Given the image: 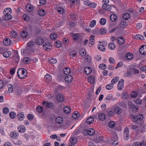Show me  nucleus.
Returning a JSON list of instances; mask_svg holds the SVG:
<instances>
[{
	"label": "nucleus",
	"mask_w": 146,
	"mask_h": 146,
	"mask_svg": "<svg viewBox=\"0 0 146 146\" xmlns=\"http://www.w3.org/2000/svg\"><path fill=\"white\" fill-rule=\"evenodd\" d=\"M17 74L19 77L21 79H23L27 76V71L23 68L19 69L17 72Z\"/></svg>",
	"instance_id": "f257e3e1"
},
{
	"label": "nucleus",
	"mask_w": 146,
	"mask_h": 146,
	"mask_svg": "<svg viewBox=\"0 0 146 146\" xmlns=\"http://www.w3.org/2000/svg\"><path fill=\"white\" fill-rule=\"evenodd\" d=\"M56 99L58 102H61L64 100V98L63 94L60 93L58 94L56 96Z\"/></svg>",
	"instance_id": "f03ea898"
},
{
	"label": "nucleus",
	"mask_w": 146,
	"mask_h": 146,
	"mask_svg": "<svg viewBox=\"0 0 146 146\" xmlns=\"http://www.w3.org/2000/svg\"><path fill=\"white\" fill-rule=\"evenodd\" d=\"M5 15L3 16V19L4 21H8L12 18V16L10 15V13H4Z\"/></svg>",
	"instance_id": "7ed1b4c3"
},
{
	"label": "nucleus",
	"mask_w": 146,
	"mask_h": 146,
	"mask_svg": "<svg viewBox=\"0 0 146 146\" xmlns=\"http://www.w3.org/2000/svg\"><path fill=\"white\" fill-rule=\"evenodd\" d=\"M124 80L123 79H121L118 82L117 88L119 90H121L123 87Z\"/></svg>",
	"instance_id": "20e7f679"
},
{
	"label": "nucleus",
	"mask_w": 146,
	"mask_h": 146,
	"mask_svg": "<svg viewBox=\"0 0 146 146\" xmlns=\"http://www.w3.org/2000/svg\"><path fill=\"white\" fill-rule=\"evenodd\" d=\"M129 129L127 127H125L124 129V137L125 140H127L129 138Z\"/></svg>",
	"instance_id": "39448f33"
},
{
	"label": "nucleus",
	"mask_w": 146,
	"mask_h": 146,
	"mask_svg": "<svg viewBox=\"0 0 146 146\" xmlns=\"http://www.w3.org/2000/svg\"><path fill=\"white\" fill-rule=\"evenodd\" d=\"M139 51L141 54H146V46H142L139 48Z\"/></svg>",
	"instance_id": "423d86ee"
},
{
	"label": "nucleus",
	"mask_w": 146,
	"mask_h": 146,
	"mask_svg": "<svg viewBox=\"0 0 146 146\" xmlns=\"http://www.w3.org/2000/svg\"><path fill=\"white\" fill-rule=\"evenodd\" d=\"M44 42V40L43 38L41 37H38L36 39V42L38 45H42Z\"/></svg>",
	"instance_id": "0eeeda50"
},
{
	"label": "nucleus",
	"mask_w": 146,
	"mask_h": 146,
	"mask_svg": "<svg viewBox=\"0 0 146 146\" xmlns=\"http://www.w3.org/2000/svg\"><path fill=\"white\" fill-rule=\"evenodd\" d=\"M84 131L87 132L88 134L90 136L94 135L95 133L94 130L92 128H90L88 130L85 129Z\"/></svg>",
	"instance_id": "6e6552de"
},
{
	"label": "nucleus",
	"mask_w": 146,
	"mask_h": 146,
	"mask_svg": "<svg viewBox=\"0 0 146 146\" xmlns=\"http://www.w3.org/2000/svg\"><path fill=\"white\" fill-rule=\"evenodd\" d=\"M17 116L18 119L19 121L23 120L25 117L24 113L21 112L19 113Z\"/></svg>",
	"instance_id": "1a4fd4ad"
},
{
	"label": "nucleus",
	"mask_w": 146,
	"mask_h": 146,
	"mask_svg": "<svg viewBox=\"0 0 146 146\" xmlns=\"http://www.w3.org/2000/svg\"><path fill=\"white\" fill-rule=\"evenodd\" d=\"M90 42L88 45L90 46H92L94 44V36H91L89 38Z\"/></svg>",
	"instance_id": "9d476101"
},
{
	"label": "nucleus",
	"mask_w": 146,
	"mask_h": 146,
	"mask_svg": "<svg viewBox=\"0 0 146 146\" xmlns=\"http://www.w3.org/2000/svg\"><path fill=\"white\" fill-rule=\"evenodd\" d=\"M10 39L9 38H6L4 39L3 41V44L5 46H9L11 43Z\"/></svg>",
	"instance_id": "9b49d317"
},
{
	"label": "nucleus",
	"mask_w": 146,
	"mask_h": 146,
	"mask_svg": "<svg viewBox=\"0 0 146 146\" xmlns=\"http://www.w3.org/2000/svg\"><path fill=\"white\" fill-rule=\"evenodd\" d=\"M73 79L72 76L70 75H68L65 76V81L68 83L72 81Z\"/></svg>",
	"instance_id": "f8f14e48"
},
{
	"label": "nucleus",
	"mask_w": 146,
	"mask_h": 146,
	"mask_svg": "<svg viewBox=\"0 0 146 146\" xmlns=\"http://www.w3.org/2000/svg\"><path fill=\"white\" fill-rule=\"evenodd\" d=\"M102 7L103 9L107 10H110L111 9V7L106 3L103 5Z\"/></svg>",
	"instance_id": "ddd939ff"
},
{
	"label": "nucleus",
	"mask_w": 146,
	"mask_h": 146,
	"mask_svg": "<svg viewBox=\"0 0 146 146\" xmlns=\"http://www.w3.org/2000/svg\"><path fill=\"white\" fill-rule=\"evenodd\" d=\"M84 72L86 74H90L92 72L91 69L90 67H86L84 69Z\"/></svg>",
	"instance_id": "4468645a"
},
{
	"label": "nucleus",
	"mask_w": 146,
	"mask_h": 146,
	"mask_svg": "<svg viewBox=\"0 0 146 146\" xmlns=\"http://www.w3.org/2000/svg\"><path fill=\"white\" fill-rule=\"evenodd\" d=\"M18 131L19 132L23 133L24 132L25 130V128L23 125H21L18 128Z\"/></svg>",
	"instance_id": "2eb2a0df"
},
{
	"label": "nucleus",
	"mask_w": 146,
	"mask_h": 146,
	"mask_svg": "<svg viewBox=\"0 0 146 146\" xmlns=\"http://www.w3.org/2000/svg\"><path fill=\"white\" fill-rule=\"evenodd\" d=\"M125 41L124 38L122 37H119L117 39V43L119 44H122Z\"/></svg>",
	"instance_id": "dca6fc26"
},
{
	"label": "nucleus",
	"mask_w": 146,
	"mask_h": 146,
	"mask_svg": "<svg viewBox=\"0 0 146 146\" xmlns=\"http://www.w3.org/2000/svg\"><path fill=\"white\" fill-rule=\"evenodd\" d=\"M14 91L15 92H17L18 90L19 91H21V87L19 86L17 84H14L13 86Z\"/></svg>",
	"instance_id": "f3484780"
},
{
	"label": "nucleus",
	"mask_w": 146,
	"mask_h": 146,
	"mask_svg": "<svg viewBox=\"0 0 146 146\" xmlns=\"http://www.w3.org/2000/svg\"><path fill=\"white\" fill-rule=\"evenodd\" d=\"M71 111V109L68 106H65L63 108V111L64 113H69Z\"/></svg>",
	"instance_id": "a211bd4d"
},
{
	"label": "nucleus",
	"mask_w": 146,
	"mask_h": 146,
	"mask_svg": "<svg viewBox=\"0 0 146 146\" xmlns=\"http://www.w3.org/2000/svg\"><path fill=\"white\" fill-rule=\"evenodd\" d=\"M94 118L93 117L90 116L87 118L86 120V123L88 124H91L93 122Z\"/></svg>",
	"instance_id": "6ab92c4d"
},
{
	"label": "nucleus",
	"mask_w": 146,
	"mask_h": 146,
	"mask_svg": "<svg viewBox=\"0 0 146 146\" xmlns=\"http://www.w3.org/2000/svg\"><path fill=\"white\" fill-rule=\"evenodd\" d=\"M123 19L127 20L130 19V15L128 13H125L123 15Z\"/></svg>",
	"instance_id": "aec40b11"
},
{
	"label": "nucleus",
	"mask_w": 146,
	"mask_h": 146,
	"mask_svg": "<svg viewBox=\"0 0 146 146\" xmlns=\"http://www.w3.org/2000/svg\"><path fill=\"white\" fill-rule=\"evenodd\" d=\"M11 55V51H8L5 52L3 54V56L6 58H7L9 57Z\"/></svg>",
	"instance_id": "412c9836"
},
{
	"label": "nucleus",
	"mask_w": 146,
	"mask_h": 146,
	"mask_svg": "<svg viewBox=\"0 0 146 146\" xmlns=\"http://www.w3.org/2000/svg\"><path fill=\"white\" fill-rule=\"evenodd\" d=\"M77 139L75 137H71L70 139V143L71 144H74L77 143Z\"/></svg>",
	"instance_id": "4be33fe9"
},
{
	"label": "nucleus",
	"mask_w": 146,
	"mask_h": 146,
	"mask_svg": "<svg viewBox=\"0 0 146 146\" xmlns=\"http://www.w3.org/2000/svg\"><path fill=\"white\" fill-rule=\"evenodd\" d=\"M10 136L13 139H16L17 138L18 135L17 133L15 131H14L11 132Z\"/></svg>",
	"instance_id": "5701e85b"
},
{
	"label": "nucleus",
	"mask_w": 146,
	"mask_h": 146,
	"mask_svg": "<svg viewBox=\"0 0 146 146\" xmlns=\"http://www.w3.org/2000/svg\"><path fill=\"white\" fill-rule=\"evenodd\" d=\"M64 74L66 75L69 74L71 72L70 68L68 67H66L64 68L63 70Z\"/></svg>",
	"instance_id": "b1692460"
},
{
	"label": "nucleus",
	"mask_w": 146,
	"mask_h": 146,
	"mask_svg": "<svg viewBox=\"0 0 146 146\" xmlns=\"http://www.w3.org/2000/svg\"><path fill=\"white\" fill-rule=\"evenodd\" d=\"M52 78L51 75L48 74H46L45 76L44 79L46 80V82H50Z\"/></svg>",
	"instance_id": "393cba45"
},
{
	"label": "nucleus",
	"mask_w": 146,
	"mask_h": 146,
	"mask_svg": "<svg viewBox=\"0 0 146 146\" xmlns=\"http://www.w3.org/2000/svg\"><path fill=\"white\" fill-rule=\"evenodd\" d=\"M119 79V77L118 76H116L114 77L111 80V83L113 85L117 83Z\"/></svg>",
	"instance_id": "a878e982"
},
{
	"label": "nucleus",
	"mask_w": 146,
	"mask_h": 146,
	"mask_svg": "<svg viewBox=\"0 0 146 146\" xmlns=\"http://www.w3.org/2000/svg\"><path fill=\"white\" fill-rule=\"evenodd\" d=\"M98 118L100 120L103 121L106 119V116L103 113H100L98 115Z\"/></svg>",
	"instance_id": "bb28decb"
},
{
	"label": "nucleus",
	"mask_w": 146,
	"mask_h": 146,
	"mask_svg": "<svg viewBox=\"0 0 146 146\" xmlns=\"http://www.w3.org/2000/svg\"><path fill=\"white\" fill-rule=\"evenodd\" d=\"M109 48L112 50H114L115 48V44L112 42L109 43L108 45Z\"/></svg>",
	"instance_id": "cd10ccee"
},
{
	"label": "nucleus",
	"mask_w": 146,
	"mask_h": 146,
	"mask_svg": "<svg viewBox=\"0 0 146 146\" xmlns=\"http://www.w3.org/2000/svg\"><path fill=\"white\" fill-rule=\"evenodd\" d=\"M56 122L59 124L62 123L63 122V119L59 116L56 117Z\"/></svg>",
	"instance_id": "c85d7f7f"
},
{
	"label": "nucleus",
	"mask_w": 146,
	"mask_h": 146,
	"mask_svg": "<svg viewBox=\"0 0 146 146\" xmlns=\"http://www.w3.org/2000/svg\"><path fill=\"white\" fill-rule=\"evenodd\" d=\"M26 8L27 10L29 12H31L33 10V7L32 5L30 4H28L26 6Z\"/></svg>",
	"instance_id": "c756f323"
},
{
	"label": "nucleus",
	"mask_w": 146,
	"mask_h": 146,
	"mask_svg": "<svg viewBox=\"0 0 146 146\" xmlns=\"http://www.w3.org/2000/svg\"><path fill=\"white\" fill-rule=\"evenodd\" d=\"M114 111L115 113L117 114H119L121 113L122 110L119 107H117L114 109Z\"/></svg>",
	"instance_id": "7c9ffc66"
},
{
	"label": "nucleus",
	"mask_w": 146,
	"mask_h": 146,
	"mask_svg": "<svg viewBox=\"0 0 146 146\" xmlns=\"http://www.w3.org/2000/svg\"><path fill=\"white\" fill-rule=\"evenodd\" d=\"M72 37L74 40H77L80 38V35L78 33H76L73 34L72 36Z\"/></svg>",
	"instance_id": "2f4dec72"
},
{
	"label": "nucleus",
	"mask_w": 146,
	"mask_h": 146,
	"mask_svg": "<svg viewBox=\"0 0 146 146\" xmlns=\"http://www.w3.org/2000/svg\"><path fill=\"white\" fill-rule=\"evenodd\" d=\"M50 37L51 39L55 40L57 37L56 34L55 33H52L50 34Z\"/></svg>",
	"instance_id": "473e14b6"
},
{
	"label": "nucleus",
	"mask_w": 146,
	"mask_h": 146,
	"mask_svg": "<svg viewBox=\"0 0 146 146\" xmlns=\"http://www.w3.org/2000/svg\"><path fill=\"white\" fill-rule=\"evenodd\" d=\"M27 35L28 34L27 32L25 31H22L20 33V35L23 38H25L26 37Z\"/></svg>",
	"instance_id": "72a5a7b5"
},
{
	"label": "nucleus",
	"mask_w": 146,
	"mask_h": 146,
	"mask_svg": "<svg viewBox=\"0 0 146 146\" xmlns=\"http://www.w3.org/2000/svg\"><path fill=\"white\" fill-rule=\"evenodd\" d=\"M10 35L13 38H15L17 36V33L14 31H11L10 33Z\"/></svg>",
	"instance_id": "f704fd0d"
},
{
	"label": "nucleus",
	"mask_w": 146,
	"mask_h": 146,
	"mask_svg": "<svg viewBox=\"0 0 146 146\" xmlns=\"http://www.w3.org/2000/svg\"><path fill=\"white\" fill-rule=\"evenodd\" d=\"M8 88L9 92L10 93L12 92L13 91H14V89L13 85L10 84H9L8 85Z\"/></svg>",
	"instance_id": "c9c22d12"
},
{
	"label": "nucleus",
	"mask_w": 146,
	"mask_h": 146,
	"mask_svg": "<svg viewBox=\"0 0 146 146\" xmlns=\"http://www.w3.org/2000/svg\"><path fill=\"white\" fill-rule=\"evenodd\" d=\"M98 47L99 50L102 51H104L105 50V48L104 46L102 44H98Z\"/></svg>",
	"instance_id": "e433bc0d"
},
{
	"label": "nucleus",
	"mask_w": 146,
	"mask_h": 146,
	"mask_svg": "<svg viewBox=\"0 0 146 146\" xmlns=\"http://www.w3.org/2000/svg\"><path fill=\"white\" fill-rule=\"evenodd\" d=\"M127 25L126 22L124 21H121L120 23V25L121 27L122 28H125Z\"/></svg>",
	"instance_id": "4c0bfd02"
},
{
	"label": "nucleus",
	"mask_w": 146,
	"mask_h": 146,
	"mask_svg": "<svg viewBox=\"0 0 146 146\" xmlns=\"http://www.w3.org/2000/svg\"><path fill=\"white\" fill-rule=\"evenodd\" d=\"M126 58L128 60L131 59L133 57V55L131 52H128L126 54Z\"/></svg>",
	"instance_id": "58836bf2"
},
{
	"label": "nucleus",
	"mask_w": 146,
	"mask_h": 146,
	"mask_svg": "<svg viewBox=\"0 0 146 146\" xmlns=\"http://www.w3.org/2000/svg\"><path fill=\"white\" fill-rule=\"evenodd\" d=\"M143 143H140L139 142H134L132 146H142L143 145Z\"/></svg>",
	"instance_id": "ea45409f"
},
{
	"label": "nucleus",
	"mask_w": 146,
	"mask_h": 146,
	"mask_svg": "<svg viewBox=\"0 0 146 146\" xmlns=\"http://www.w3.org/2000/svg\"><path fill=\"white\" fill-rule=\"evenodd\" d=\"M103 140V138L101 136H99L97 138V140L96 139H95V141L97 143H99L100 142H102Z\"/></svg>",
	"instance_id": "a19ab883"
},
{
	"label": "nucleus",
	"mask_w": 146,
	"mask_h": 146,
	"mask_svg": "<svg viewBox=\"0 0 146 146\" xmlns=\"http://www.w3.org/2000/svg\"><path fill=\"white\" fill-rule=\"evenodd\" d=\"M57 11L59 14H62L64 13V10L62 7H60L58 8Z\"/></svg>",
	"instance_id": "79ce46f5"
},
{
	"label": "nucleus",
	"mask_w": 146,
	"mask_h": 146,
	"mask_svg": "<svg viewBox=\"0 0 146 146\" xmlns=\"http://www.w3.org/2000/svg\"><path fill=\"white\" fill-rule=\"evenodd\" d=\"M79 114L77 112H74L72 114V117L75 119H76L79 117Z\"/></svg>",
	"instance_id": "37998d69"
},
{
	"label": "nucleus",
	"mask_w": 146,
	"mask_h": 146,
	"mask_svg": "<svg viewBox=\"0 0 146 146\" xmlns=\"http://www.w3.org/2000/svg\"><path fill=\"white\" fill-rule=\"evenodd\" d=\"M88 80L90 83H93L95 80L94 78L92 76H89L88 78Z\"/></svg>",
	"instance_id": "c03bdc74"
},
{
	"label": "nucleus",
	"mask_w": 146,
	"mask_h": 146,
	"mask_svg": "<svg viewBox=\"0 0 146 146\" xmlns=\"http://www.w3.org/2000/svg\"><path fill=\"white\" fill-rule=\"evenodd\" d=\"M85 52V50L83 48L80 49L79 51V54L82 56H84L86 55Z\"/></svg>",
	"instance_id": "a18cd8bd"
},
{
	"label": "nucleus",
	"mask_w": 146,
	"mask_h": 146,
	"mask_svg": "<svg viewBox=\"0 0 146 146\" xmlns=\"http://www.w3.org/2000/svg\"><path fill=\"white\" fill-rule=\"evenodd\" d=\"M36 109L38 112L41 113L42 111L43 108L42 106H39L36 108Z\"/></svg>",
	"instance_id": "49530a36"
},
{
	"label": "nucleus",
	"mask_w": 146,
	"mask_h": 146,
	"mask_svg": "<svg viewBox=\"0 0 146 146\" xmlns=\"http://www.w3.org/2000/svg\"><path fill=\"white\" fill-rule=\"evenodd\" d=\"M110 19L112 21H115L117 19V16L114 15H111L110 16Z\"/></svg>",
	"instance_id": "de8ad7c7"
},
{
	"label": "nucleus",
	"mask_w": 146,
	"mask_h": 146,
	"mask_svg": "<svg viewBox=\"0 0 146 146\" xmlns=\"http://www.w3.org/2000/svg\"><path fill=\"white\" fill-rule=\"evenodd\" d=\"M45 11L43 9H41L38 11L39 15L41 16H43L45 14Z\"/></svg>",
	"instance_id": "09e8293b"
},
{
	"label": "nucleus",
	"mask_w": 146,
	"mask_h": 146,
	"mask_svg": "<svg viewBox=\"0 0 146 146\" xmlns=\"http://www.w3.org/2000/svg\"><path fill=\"white\" fill-rule=\"evenodd\" d=\"M106 22V19L104 18H102L100 20V22L101 25H104Z\"/></svg>",
	"instance_id": "8fccbe9b"
},
{
	"label": "nucleus",
	"mask_w": 146,
	"mask_h": 146,
	"mask_svg": "<svg viewBox=\"0 0 146 146\" xmlns=\"http://www.w3.org/2000/svg\"><path fill=\"white\" fill-rule=\"evenodd\" d=\"M142 102V100L139 98H137L134 101V102L137 105H140L141 104Z\"/></svg>",
	"instance_id": "3c124183"
},
{
	"label": "nucleus",
	"mask_w": 146,
	"mask_h": 146,
	"mask_svg": "<svg viewBox=\"0 0 146 146\" xmlns=\"http://www.w3.org/2000/svg\"><path fill=\"white\" fill-rule=\"evenodd\" d=\"M3 111L4 113L7 114L9 112V109L7 107H4L3 109Z\"/></svg>",
	"instance_id": "603ef678"
},
{
	"label": "nucleus",
	"mask_w": 146,
	"mask_h": 146,
	"mask_svg": "<svg viewBox=\"0 0 146 146\" xmlns=\"http://www.w3.org/2000/svg\"><path fill=\"white\" fill-rule=\"evenodd\" d=\"M109 125L111 128H113L115 126V123L113 121H110L109 123Z\"/></svg>",
	"instance_id": "864d4df0"
},
{
	"label": "nucleus",
	"mask_w": 146,
	"mask_h": 146,
	"mask_svg": "<svg viewBox=\"0 0 146 146\" xmlns=\"http://www.w3.org/2000/svg\"><path fill=\"white\" fill-rule=\"evenodd\" d=\"M56 46V47L59 48L62 46L61 42L59 40H57L55 42Z\"/></svg>",
	"instance_id": "5fc2aeb1"
},
{
	"label": "nucleus",
	"mask_w": 146,
	"mask_h": 146,
	"mask_svg": "<svg viewBox=\"0 0 146 146\" xmlns=\"http://www.w3.org/2000/svg\"><path fill=\"white\" fill-rule=\"evenodd\" d=\"M48 108L54 110L55 108V106L53 103L50 102L49 103Z\"/></svg>",
	"instance_id": "6e6d98bb"
},
{
	"label": "nucleus",
	"mask_w": 146,
	"mask_h": 146,
	"mask_svg": "<svg viewBox=\"0 0 146 146\" xmlns=\"http://www.w3.org/2000/svg\"><path fill=\"white\" fill-rule=\"evenodd\" d=\"M96 21L95 20H93L90 23V26L92 27H94L96 24Z\"/></svg>",
	"instance_id": "4d7b16f0"
},
{
	"label": "nucleus",
	"mask_w": 146,
	"mask_h": 146,
	"mask_svg": "<svg viewBox=\"0 0 146 146\" xmlns=\"http://www.w3.org/2000/svg\"><path fill=\"white\" fill-rule=\"evenodd\" d=\"M31 61L30 59L28 57H25L24 58L23 62L24 63L28 64Z\"/></svg>",
	"instance_id": "13d9d810"
},
{
	"label": "nucleus",
	"mask_w": 146,
	"mask_h": 146,
	"mask_svg": "<svg viewBox=\"0 0 146 146\" xmlns=\"http://www.w3.org/2000/svg\"><path fill=\"white\" fill-rule=\"evenodd\" d=\"M135 38L136 39H139L142 40L144 39V38L143 36L140 35H137L135 37Z\"/></svg>",
	"instance_id": "bf43d9fd"
},
{
	"label": "nucleus",
	"mask_w": 146,
	"mask_h": 146,
	"mask_svg": "<svg viewBox=\"0 0 146 146\" xmlns=\"http://www.w3.org/2000/svg\"><path fill=\"white\" fill-rule=\"evenodd\" d=\"M113 85L111 83L109 84L106 86V88L108 90H110L113 88Z\"/></svg>",
	"instance_id": "052dcab7"
},
{
	"label": "nucleus",
	"mask_w": 146,
	"mask_h": 146,
	"mask_svg": "<svg viewBox=\"0 0 146 146\" xmlns=\"http://www.w3.org/2000/svg\"><path fill=\"white\" fill-rule=\"evenodd\" d=\"M27 118L29 120L31 121L33 119L34 116L32 114H29L27 116Z\"/></svg>",
	"instance_id": "680f3d73"
},
{
	"label": "nucleus",
	"mask_w": 146,
	"mask_h": 146,
	"mask_svg": "<svg viewBox=\"0 0 146 146\" xmlns=\"http://www.w3.org/2000/svg\"><path fill=\"white\" fill-rule=\"evenodd\" d=\"M88 5L90 7L94 8L96 6V3H90L88 4Z\"/></svg>",
	"instance_id": "e2e57ef3"
},
{
	"label": "nucleus",
	"mask_w": 146,
	"mask_h": 146,
	"mask_svg": "<svg viewBox=\"0 0 146 146\" xmlns=\"http://www.w3.org/2000/svg\"><path fill=\"white\" fill-rule=\"evenodd\" d=\"M15 115L16 114L14 112L11 111L9 113L10 117L11 119H13L14 118Z\"/></svg>",
	"instance_id": "0e129e2a"
},
{
	"label": "nucleus",
	"mask_w": 146,
	"mask_h": 146,
	"mask_svg": "<svg viewBox=\"0 0 146 146\" xmlns=\"http://www.w3.org/2000/svg\"><path fill=\"white\" fill-rule=\"evenodd\" d=\"M113 98V95L111 94H108L106 97V99L107 100H109Z\"/></svg>",
	"instance_id": "69168bd1"
},
{
	"label": "nucleus",
	"mask_w": 146,
	"mask_h": 146,
	"mask_svg": "<svg viewBox=\"0 0 146 146\" xmlns=\"http://www.w3.org/2000/svg\"><path fill=\"white\" fill-rule=\"evenodd\" d=\"M106 67V66L104 64H101L99 65V68L100 69H104Z\"/></svg>",
	"instance_id": "338daca9"
},
{
	"label": "nucleus",
	"mask_w": 146,
	"mask_h": 146,
	"mask_svg": "<svg viewBox=\"0 0 146 146\" xmlns=\"http://www.w3.org/2000/svg\"><path fill=\"white\" fill-rule=\"evenodd\" d=\"M144 88L142 89L141 90V92L143 94L146 93V84L144 86Z\"/></svg>",
	"instance_id": "774afa93"
}]
</instances>
